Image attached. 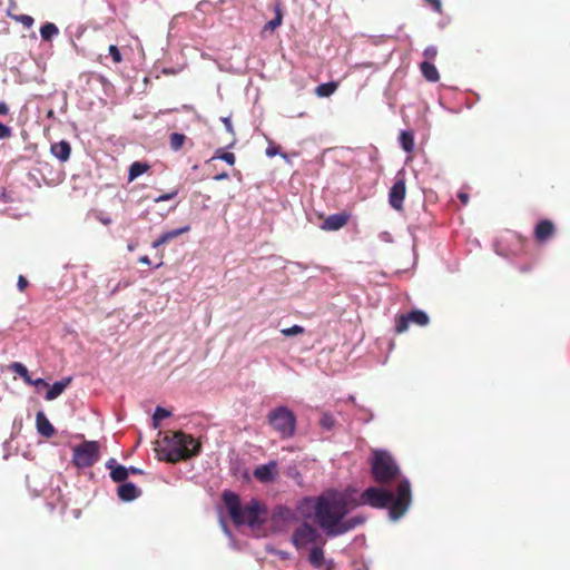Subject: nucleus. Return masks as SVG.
<instances>
[{
	"label": "nucleus",
	"mask_w": 570,
	"mask_h": 570,
	"mask_svg": "<svg viewBox=\"0 0 570 570\" xmlns=\"http://www.w3.org/2000/svg\"><path fill=\"white\" fill-rule=\"evenodd\" d=\"M371 471L374 479L380 483L395 482V485L383 488H368L360 499H411V484L406 479L401 478L400 468L386 450H372Z\"/></svg>",
	"instance_id": "1"
},
{
	"label": "nucleus",
	"mask_w": 570,
	"mask_h": 570,
	"mask_svg": "<svg viewBox=\"0 0 570 570\" xmlns=\"http://www.w3.org/2000/svg\"><path fill=\"white\" fill-rule=\"evenodd\" d=\"M350 501H316L315 522L327 537H337L363 523L361 518L345 520Z\"/></svg>",
	"instance_id": "2"
},
{
	"label": "nucleus",
	"mask_w": 570,
	"mask_h": 570,
	"mask_svg": "<svg viewBox=\"0 0 570 570\" xmlns=\"http://www.w3.org/2000/svg\"><path fill=\"white\" fill-rule=\"evenodd\" d=\"M225 503L230 519L236 525L254 527L265 521L266 508L261 501H252L245 507L242 505V501H225Z\"/></svg>",
	"instance_id": "3"
},
{
	"label": "nucleus",
	"mask_w": 570,
	"mask_h": 570,
	"mask_svg": "<svg viewBox=\"0 0 570 570\" xmlns=\"http://www.w3.org/2000/svg\"><path fill=\"white\" fill-rule=\"evenodd\" d=\"M166 443L167 460L177 462L198 453L199 444L190 435L183 432H175L171 435H166L164 439Z\"/></svg>",
	"instance_id": "4"
},
{
	"label": "nucleus",
	"mask_w": 570,
	"mask_h": 570,
	"mask_svg": "<svg viewBox=\"0 0 570 570\" xmlns=\"http://www.w3.org/2000/svg\"><path fill=\"white\" fill-rule=\"evenodd\" d=\"M268 423L281 438H291L295 433L296 416L287 406L281 405L272 410L267 416Z\"/></svg>",
	"instance_id": "5"
},
{
	"label": "nucleus",
	"mask_w": 570,
	"mask_h": 570,
	"mask_svg": "<svg viewBox=\"0 0 570 570\" xmlns=\"http://www.w3.org/2000/svg\"><path fill=\"white\" fill-rule=\"evenodd\" d=\"M291 542L296 549L306 548L308 544L321 543L325 546L326 541L322 534L307 522H302L293 532Z\"/></svg>",
	"instance_id": "6"
},
{
	"label": "nucleus",
	"mask_w": 570,
	"mask_h": 570,
	"mask_svg": "<svg viewBox=\"0 0 570 570\" xmlns=\"http://www.w3.org/2000/svg\"><path fill=\"white\" fill-rule=\"evenodd\" d=\"M99 460V444L96 441H85L73 449L72 461L78 468H88Z\"/></svg>",
	"instance_id": "7"
},
{
	"label": "nucleus",
	"mask_w": 570,
	"mask_h": 570,
	"mask_svg": "<svg viewBox=\"0 0 570 570\" xmlns=\"http://www.w3.org/2000/svg\"><path fill=\"white\" fill-rule=\"evenodd\" d=\"M279 475V466L277 461L272 460L265 464H259L253 470L255 480L263 484H269L276 481Z\"/></svg>",
	"instance_id": "8"
},
{
	"label": "nucleus",
	"mask_w": 570,
	"mask_h": 570,
	"mask_svg": "<svg viewBox=\"0 0 570 570\" xmlns=\"http://www.w3.org/2000/svg\"><path fill=\"white\" fill-rule=\"evenodd\" d=\"M370 503L373 508L387 509L391 520H399L409 509L411 501H363Z\"/></svg>",
	"instance_id": "9"
},
{
	"label": "nucleus",
	"mask_w": 570,
	"mask_h": 570,
	"mask_svg": "<svg viewBox=\"0 0 570 570\" xmlns=\"http://www.w3.org/2000/svg\"><path fill=\"white\" fill-rule=\"evenodd\" d=\"M405 191H406V188H405L404 176L401 173H399L396 176V180L393 184V186L391 187L390 193H389V202H390V205L394 209H396V210L402 209L403 200L405 197Z\"/></svg>",
	"instance_id": "10"
},
{
	"label": "nucleus",
	"mask_w": 570,
	"mask_h": 570,
	"mask_svg": "<svg viewBox=\"0 0 570 570\" xmlns=\"http://www.w3.org/2000/svg\"><path fill=\"white\" fill-rule=\"evenodd\" d=\"M106 468L110 470V478L115 482H125L128 478L129 470L117 463L115 459H109L106 463Z\"/></svg>",
	"instance_id": "11"
},
{
	"label": "nucleus",
	"mask_w": 570,
	"mask_h": 570,
	"mask_svg": "<svg viewBox=\"0 0 570 570\" xmlns=\"http://www.w3.org/2000/svg\"><path fill=\"white\" fill-rule=\"evenodd\" d=\"M36 426L40 435L51 438L55 433L53 425L49 422L43 412H38L36 415Z\"/></svg>",
	"instance_id": "12"
},
{
	"label": "nucleus",
	"mask_w": 570,
	"mask_h": 570,
	"mask_svg": "<svg viewBox=\"0 0 570 570\" xmlns=\"http://www.w3.org/2000/svg\"><path fill=\"white\" fill-rule=\"evenodd\" d=\"M347 222V217L343 214H334L328 216L322 223V229L324 230H338L342 228Z\"/></svg>",
	"instance_id": "13"
},
{
	"label": "nucleus",
	"mask_w": 570,
	"mask_h": 570,
	"mask_svg": "<svg viewBox=\"0 0 570 570\" xmlns=\"http://www.w3.org/2000/svg\"><path fill=\"white\" fill-rule=\"evenodd\" d=\"M119 499H137L142 495V492L131 482H125L118 487Z\"/></svg>",
	"instance_id": "14"
},
{
	"label": "nucleus",
	"mask_w": 570,
	"mask_h": 570,
	"mask_svg": "<svg viewBox=\"0 0 570 570\" xmlns=\"http://www.w3.org/2000/svg\"><path fill=\"white\" fill-rule=\"evenodd\" d=\"M71 147L68 141L61 140L51 145V154L60 161H67L70 157Z\"/></svg>",
	"instance_id": "15"
},
{
	"label": "nucleus",
	"mask_w": 570,
	"mask_h": 570,
	"mask_svg": "<svg viewBox=\"0 0 570 570\" xmlns=\"http://www.w3.org/2000/svg\"><path fill=\"white\" fill-rule=\"evenodd\" d=\"M188 230H189V226H184V227H180V228H176V229L166 232L158 239H156L153 243V247L154 248H158V247L169 243L174 238L180 236L181 234L187 233Z\"/></svg>",
	"instance_id": "16"
},
{
	"label": "nucleus",
	"mask_w": 570,
	"mask_h": 570,
	"mask_svg": "<svg viewBox=\"0 0 570 570\" xmlns=\"http://www.w3.org/2000/svg\"><path fill=\"white\" fill-rule=\"evenodd\" d=\"M71 377H65L61 381L55 382L51 387L48 390L46 394L47 401H52L57 399L59 395L62 394V392L66 390V387L70 384Z\"/></svg>",
	"instance_id": "17"
},
{
	"label": "nucleus",
	"mask_w": 570,
	"mask_h": 570,
	"mask_svg": "<svg viewBox=\"0 0 570 570\" xmlns=\"http://www.w3.org/2000/svg\"><path fill=\"white\" fill-rule=\"evenodd\" d=\"M324 546H321V543L314 544V547L311 549L308 554V561L309 563L316 568L320 569L323 567L324 563Z\"/></svg>",
	"instance_id": "18"
},
{
	"label": "nucleus",
	"mask_w": 570,
	"mask_h": 570,
	"mask_svg": "<svg viewBox=\"0 0 570 570\" xmlns=\"http://www.w3.org/2000/svg\"><path fill=\"white\" fill-rule=\"evenodd\" d=\"M553 224L550 220H542L535 227V237L543 242L553 233Z\"/></svg>",
	"instance_id": "19"
},
{
	"label": "nucleus",
	"mask_w": 570,
	"mask_h": 570,
	"mask_svg": "<svg viewBox=\"0 0 570 570\" xmlns=\"http://www.w3.org/2000/svg\"><path fill=\"white\" fill-rule=\"evenodd\" d=\"M420 67L424 78L428 81L436 82L440 79L439 71L433 63L429 61H423Z\"/></svg>",
	"instance_id": "20"
},
{
	"label": "nucleus",
	"mask_w": 570,
	"mask_h": 570,
	"mask_svg": "<svg viewBox=\"0 0 570 570\" xmlns=\"http://www.w3.org/2000/svg\"><path fill=\"white\" fill-rule=\"evenodd\" d=\"M149 169V165L141 161H135L129 167L128 180L132 181Z\"/></svg>",
	"instance_id": "21"
},
{
	"label": "nucleus",
	"mask_w": 570,
	"mask_h": 570,
	"mask_svg": "<svg viewBox=\"0 0 570 570\" xmlns=\"http://www.w3.org/2000/svg\"><path fill=\"white\" fill-rule=\"evenodd\" d=\"M320 426L323 431L331 432L336 426V420L330 412H322L320 417Z\"/></svg>",
	"instance_id": "22"
},
{
	"label": "nucleus",
	"mask_w": 570,
	"mask_h": 570,
	"mask_svg": "<svg viewBox=\"0 0 570 570\" xmlns=\"http://www.w3.org/2000/svg\"><path fill=\"white\" fill-rule=\"evenodd\" d=\"M59 33V29L55 23L47 22L40 28L42 40L48 41Z\"/></svg>",
	"instance_id": "23"
},
{
	"label": "nucleus",
	"mask_w": 570,
	"mask_h": 570,
	"mask_svg": "<svg viewBox=\"0 0 570 570\" xmlns=\"http://www.w3.org/2000/svg\"><path fill=\"white\" fill-rule=\"evenodd\" d=\"M407 317H409L410 322H413L421 326H424L429 323V316L423 311H419V309L412 311L407 314Z\"/></svg>",
	"instance_id": "24"
},
{
	"label": "nucleus",
	"mask_w": 570,
	"mask_h": 570,
	"mask_svg": "<svg viewBox=\"0 0 570 570\" xmlns=\"http://www.w3.org/2000/svg\"><path fill=\"white\" fill-rule=\"evenodd\" d=\"M337 85L335 82H327L318 85L315 89V94L318 97H330L335 92Z\"/></svg>",
	"instance_id": "25"
},
{
	"label": "nucleus",
	"mask_w": 570,
	"mask_h": 570,
	"mask_svg": "<svg viewBox=\"0 0 570 570\" xmlns=\"http://www.w3.org/2000/svg\"><path fill=\"white\" fill-rule=\"evenodd\" d=\"M9 370L20 375L23 381L28 384L31 376L29 375L28 368L20 362H13L9 365Z\"/></svg>",
	"instance_id": "26"
},
{
	"label": "nucleus",
	"mask_w": 570,
	"mask_h": 570,
	"mask_svg": "<svg viewBox=\"0 0 570 570\" xmlns=\"http://www.w3.org/2000/svg\"><path fill=\"white\" fill-rule=\"evenodd\" d=\"M283 473L294 480V482L302 487L303 485V480H302V475H301V472L298 471L297 466L296 465H287L284 470H283Z\"/></svg>",
	"instance_id": "27"
},
{
	"label": "nucleus",
	"mask_w": 570,
	"mask_h": 570,
	"mask_svg": "<svg viewBox=\"0 0 570 570\" xmlns=\"http://www.w3.org/2000/svg\"><path fill=\"white\" fill-rule=\"evenodd\" d=\"M400 144L405 151H412L414 148L413 135L407 131H402L400 135Z\"/></svg>",
	"instance_id": "28"
},
{
	"label": "nucleus",
	"mask_w": 570,
	"mask_h": 570,
	"mask_svg": "<svg viewBox=\"0 0 570 570\" xmlns=\"http://www.w3.org/2000/svg\"><path fill=\"white\" fill-rule=\"evenodd\" d=\"M186 140V136L183 134L174 132L170 135L169 145L175 151L179 150Z\"/></svg>",
	"instance_id": "29"
},
{
	"label": "nucleus",
	"mask_w": 570,
	"mask_h": 570,
	"mask_svg": "<svg viewBox=\"0 0 570 570\" xmlns=\"http://www.w3.org/2000/svg\"><path fill=\"white\" fill-rule=\"evenodd\" d=\"M170 415H171L170 411H168L167 409H164L161 406H157L154 412V415H153L154 426L157 428L160 420L169 417Z\"/></svg>",
	"instance_id": "30"
},
{
	"label": "nucleus",
	"mask_w": 570,
	"mask_h": 570,
	"mask_svg": "<svg viewBox=\"0 0 570 570\" xmlns=\"http://www.w3.org/2000/svg\"><path fill=\"white\" fill-rule=\"evenodd\" d=\"M282 24V12L278 8H276V16L274 19L268 21L265 26V30H275L277 27Z\"/></svg>",
	"instance_id": "31"
},
{
	"label": "nucleus",
	"mask_w": 570,
	"mask_h": 570,
	"mask_svg": "<svg viewBox=\"0 0 570 570\" xmlns=\"http://www.w3.org/2000/svg\"><path fill=\"white\" fill-rule=\"evenodd\" d=\"M409 317L407 315H402L399 317V320L396 321V325H395V330L397 333H403L407 330L409 327Z\"/></svg>",
	"instance_id": "32"
},
{
	"label": "nucleus",
	"mask_w": 570,
	"mask_h": 570,
	"mask_svg": "<svg viewBox=\"0 0 570 570\" xmlns=\"http://www.w3.org/2000/svg\"><path fill=\"white\" fill-rule=\"evenodd\" d=\"M303 332H304V328L302 326H299V325H293L291 327L282 330V334L287 336V337L302 334Z\"/></svg>",
	"instance_id": "33"
},
{
	"label": "nucleus",
	"mask_w": 570,
	"mask_h": 570,
	"mask_svg": "<svg viewBox=\"0 0 570 570\" xmlns=\"http://www.w3.org/2000/svg\"><path fill=\"white\" fill-rule=\"evenodd\" d=\"M276 515L282 518L283 520L295 519V514L291 510L284 508V507H278Z\"/></svg>",
	"instance_id": "34"
},
{
	"label": "nucleus",
	"mask_w": 570,
	"mask_h": 570,
	"mask_svg": "<svg viewBox=\"0 0 570 570\" xmlns=\"http://www.w3.org/2000/svg\"><path fill=\"white\" fill-rule=\"evenodd\" d=\"M109 55L111 56L112 60L116 63L121 62L122 57H121V53L117 46H115V45L109 46Z\"/></svg>",
	"instance_id": "35"
},
{
	"label": "nucleus",
	"mask_w": 570,
	"mask_h": 570,
	"mask_svg": "<svg viewBox=\"0 0 570 570\" xmlns=\"http://www.w3.org/2000/svg\"><path fill=\"white\" fill-rule=\"evenodd\" d=\"M18 21H20L26 28H30L33 24V18L28 14H21L16 18Z\"/></svg>",
	"instance_id": "36"
},
{
	"label": "nucleus",
	"mask_w": 570,
	"mask_h": 570,
	"mask_svg": "<svg viewBox=\"0 0 570 570\" xmlns=\"http://www.w3.org/2000/svg\"><path fill=\"white\" fill-rule=\"evenodd\" d=\"M438 55V49L435 46H429L425 48L424 52H423V56L428 59V60H433Z\"/></svg>",
	"instance_id": "37"
},
{
	"label": "nucleus",
	"mask_w": 570,
	"mask_h": 570,
	"mask_svg": "<svg viewBox=\"0 0 570 570\" xmlns=\"http://www.w3.org/2000/svg\"><path fill=\"white\" fill-rule=\"evenodd\" d=\"M216 158L226 161L228 165L235 164V155L233 153H222L217 155Z\"/></svg>",
	"instance_id": "38"
},
{
	"label": "nucleus",
	"mask_w": 570,
	"mask_h": 570,
	"mask_svg": "<svg viewBox=\"0 0 570 570\" xmlns=\"http://www.w3.org/2000/svg\"><path fill=\"white\" fill-rule=\"evenodd\" d=\"M11 135V128L0 122V139L9 138Z\"/></svg>",
	"instance_id": "39"
},
{
	"label": "nucleus",
	"mask_w": 570,
	"mask_h": 570,
	"mask_svg": "<svg viewBox=\"0 0 570 570\" xmlns=\"http://www.w3.org/2000/svg\"><path fill=\"white\" fill-rule=\"evenodd\" d=\"M304 499H311V498L309 497H305ZM316 499L322 500V499H346V498L343 497L337 491L333 490V491L330 492L328 497L320 495Z\"/></svg>",
	"instance_id": "40"
},
{
	"label": "nucleus",
	"mask_w": 570,
	"mask_h": 570,
	"mask_svg": "<svg viewBox=\"0 0 570 570\" xmlns=\"http://www.w3.org/2000/svg\"><path fill=\"white\" fill-rule=\"evenodd\" d=\"M176 195H177V190H174L171 193L160 195V196L156 197L154 200H155V203L166 202V200L173 199Z\"/></svg>",
	"instance_id": "41"
},
{
	"label": "nucleus",
	"mask_w": 570,
	"mask_h": 570,
	"mask_svg": "<svg viewBox=\"0 0 570 570\" xmlns=\"http://www.w3.org/2000/svg\"><path fill=\"white\" fill-rule=\"evenodd\" d=\"M28 385L39 387V386H47L48 384L43 379H37V380L30 379V382H28Z\"/></svg>",
	"instance_id": "42"
},
{
	"label": "nucleus",
	"mask_w": 570,
	"mask_h": 570,
	"mask_svg": "<svg viewBox=\"0 0 570 570\" xmlns=\"http://www.w3.org/2000/svg\"><path fill=\"white\" fill-rule=\"evenodd\" d=\"M17 286L22 292L28 286V281L23 276H19Z\"/></svg>",
	"instance_id": "43"
},
{
	"label": "nucleus",
	"mask_w": 570,
	"mask_h": 570,
	"mask_svg": "<svg viewBox=\"0 0 570 570\" xmlns=\"http://www.w3.org/2000/svg\"><path fill=\"white\" fill-rule=\"evenodd\" d=\"M222 121L224 122L226 130L228 132L233 134L234 131H233V125H232L230 118L224 117V118H222Z\"/></svg>",
	"instance_id": "44"
},
{
	"label": "nucleus",
	"mask_w": 570,
	"mask_h": 570,
	"mask_svg": "<svg viewBox=\"0 0 570 570\" xmlns=\"http://www.w3.org/2000/svg\"><path fill=\"white\" fill-rule=\"evenodd\" d=\"M222 499L224 500H227V499H238V497L233 493V492H229V491H225L222 495Z\"/></svg>",
	"instance_id": "45"
},
{
	"label": "nucleus",
	"mask_w": 570,
	"mask_h": 570,
	"mask_svg": "<svg viewBox=\"0 0 570 570\" xmlns=\"http://www.w3.org/2000/svg\"><path fill=\"white\" fill-rule=\"evenodd\" d=\"M458 197H459V199L461 200V203H462L463 205H466V204H468V202H469V195H468V194H465V193H459Z\"/></svg>",
	"instance_id": "46"
},
{
	"label": "nucleus",
	"mask_w": 570,
	"mask_h": 570,
	"mask_svg": "<svg viewBox=\"0 0 570 570\" xmlns=\"http://www.w3.org/2000/svg\"><path fill=\"white\" fill-rule=\"evenodd\" d=\"M8 111H9V108H8L7 104L0 102V115H7Z\"/></svg>",
	"instance_id": "47"
},
{
	"label": "nucleus",
	"mask_w": 570,
	"mask_h": 570,
	"mask_svg": "<svg viewBox=\"0 0 570 570\" xmlns=\"http://www.w3.org/2000/svg\"><path fill=\"white\" fill-rule=\"evenodd\" d=\"M228 178V174L227 173H222V174H218L214 177L215 180H224V179H227Z\"/></svg>",
	"instance_id": "48"
},
{
	"label": "nucleus",
	"mask_w": 570,
	"mask_h": 570,
	"mask_svg": "<svg viewBox=\"0 0 570 570\" xmlns=\"http://www.w3.org/2000/svg\"><path fill=\"white\" fill-rule=\"evenodd\" d=\"M276 154H277V151H276V149H275V148H273V147H269V148H267V149H266V155H267L268 157H273V156H275Z\"/></svg>",
	"instance_id": "49"
},
{
	"label": "nucleus",
	"mask_w": 570,
	"mask_h": 570,
	"mask_svg": "<svg viewBox=\"0 0 570 570\" xmlns=\"http://www.w3.org/2000/svg\"><path fill=\"white\" fill-rule=\"evenodd\" d=\"M381 239L384 240V242H390L391 240V235L387 233V232H384L380 235Z\"/></svg>",
	"instance_id": "50"
},
{
	"label": "nucleus",
	"mask_w": 570,
	"mask_h": 570,
	"mask_svg": "<svg viewBox=\"0 0 570 570\" xmlns=\"http://www.w3.org/2000/svg\"><path fill=\"white\" fill-rule=\"evenodd\" d=\"M139 263L145 264V265H150L151 264V262H150L148 256H141L139 258Z\"/></svg>",
	"instance_id": "51"
},
{
	"label": "nucleus",
	"mask_w": 570,
	"mask_h": 570,
	"mask_svg": "<svg viewBox=\"0 0 570 570\" xmlns=\"http://www.w3.org/2000/svg\"><path fill=\"white\" fill-rule=\"evenodd\" d=\"M431 3L434 6L436 11L441 10V1L440 0H431Z\"/></svg>",
	"instance_id": "52"
},
{
	"label": "nucleus",
	"mask_w": 570,
	"mask_h": 570,
	"mask_svg": "<svg viewBox=\"0 0 570 570\" xmlns=\"http://www.w3.org/2000/svg\"><path fill=\"white\" fill-rule=\"evenodd\" d=\"M129 470V473H139L140 470L135 468V466H130V468H127Z\"/></svg>",
	"instance_id": "53"
},
{
	"label": "nucleus",
	"mask_w": 570,
	"mask_h": 570,
	"mask_svg": "<svg viewBox=\"0 0 570 570\" xmlns=\"http://www.w3.org/2000/svg\"><path fill=\"white\" fill-rule=\"evenodd\" d=\"M101 222L107 225V224H110L111 220L109 218H104V219H101Z\"/></svg>",
	"instance_id": "54"
},
{
	"label": "nucleus",
	"mask_w": 570,
	"mask_h": 570,
	"mask_svg": "<svg viewBox=\"0 0 570 570\" xmlns=\"http://www.w3.org/2000/svg\"><path fill=\"white\" fill-rule=\"evenodd\" d=\"M128 249H129V250H132V249H134V246L129 245V246H128Z\"/></svg>",
	"instance_id": "55"
}]
</instances>
